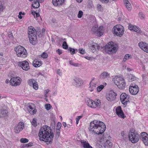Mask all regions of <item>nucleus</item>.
<instances>
[{
	"instance_id": "46",
	"label": "nucleus",
	"mask_w": 148,
	"mask_h": 148,
	"mask_svg": "<svg viewBox=\"0 0 148 148\" xmlns=\"http://www.w3.org/2000/svg\"><path fill=\"white\" fill-rule=\"evenodd\" d=\"M139 17L141 19H143L145 18V15L143 14L142 12H140L138 14Z\"/></svg>"
},
{
	"instance_id": "31",
	"label": "nucleus",
	"mask_w": 148,
	"mask_h": 148,
	"mask_svg": "<svg viewBox=\"0 0 148 148\" xmlns=\"http://www.w3.org/2000/svg\"><path fill=\"white\" fill-rule=\"evenodd\" d=\"M129 96H128L127 95L126 97H125V99L124 100V102H123V103H122V104H123L124 106H125L127 105V102L129 101Z\"/></svg>"
},
{
	"instance_id": "14",
	"label": "nucleus",
	"mask_w": 148,
	"mask_h": 148,
	"mask_svg": "<svg viewBox=\"0 0 148 148\" xmlns=\"http://www.w3.org/2000/svg\"><path fill=\"white\" fill-rule=\"evenodd\" d=\"M24 127V124L22 122H20L15 127L14 132L16 133H18L20 132L22 130Z\"/></svg>"
},
{
	"instance_id": "2",
	"label": "nucleus",
	"mask_w": 148,
	"mask_h": 148,
	"mask_svg": "<svg viewBox=\"0 0 148 148\" xmlns=\"http://www.w3.org/2000/svg\"><path fill=\"white\" fill-rule=\"evenodd\" d=\"M106 129V126L102 122L94 120L90 123L89 130L97 134H102Z\"/></svg>"
},
{
	"instance_id": "49",
	"label": "nucleus",
	"mask_w": 148,
	"mask_h": 148,
	"mask_svg": "<svg viewBox=\"0 0 148 148\" xmlns=\"http://www.w3.org/2000/svg\"><path fill=\"white\" fill-rule=\"evenodd\" d=\"M79 52L82 54H83L85 53V51L83 49H79Z\"/></svg>"
},
{
	"instance_id": "13",
	"label": "nucleus",
	"mask_w": 148,
	"mask_h": 148,
	"mask_svg": "<svg viewBox=\"0 0 148 148\" xmlns=\"http://www.w3.org/2000/svg\"><path fill=\"white\" fill-rule=\"evenodd\" d=\"M73 83L74 86H79L83 84V82L81 79L78 77H75L73 80Z\"/></svg>"
},
{
	"instance_id": "61",
	"label": "nucleus",
	"mask_w": 148,
	"mask_h": 148,
	"mask_svg": "<svg viewBox=\"0 0 148 148\" xmlns=\"http://www.w3.org/2000/svg\"><path fill=\"white\" fill-rule=\"evenodd\" d=\"M60 69H58L57 71V73L60 75H62V73L60 72Z\"/></svg>"
},
{
	"instance_id": "3",
	"label": "nucleus",
	"mask_w": 148,
	"mask_h": 148,
	"mask_svg": "<svg viewBox=\"0 0 148 148\" xmlns=\"http://www.w3.org/2000/svg\"><path fill=\"white\" fill-rule=\"evenodd\" d=\"M29 38L31 43L34 45L37 43V33L38 31L36 30L35 28L32 26L29 27L28 28Z\"/></svg>"
},
{
	"instance_id": "37",
	"label": "nucleus",
	"mask_w": 148,
	"mask_h": 148,
	"mask_svg": "<svg viewBox=\"0 0 148 148\" xmlns=\"http://www.w3.org/2000/svg\"><path fill=\"white\" fill-rule=\"evenodd\" d=\"M60 130H56L55 134V138H58L60 135Z\"/></svg>"
},
{
	"instance_id": "44",
	"label": "nucleus",
	"mask_w": 148,
	"mask_h": 148,
	"mask_svg": "<svg viewBox=\"0 0 148 148\" xmlns=\"http://www.w3.org/2000/svg\"><path fill=\"white\" fill-rule=\"evenodd\" d=\"M32 86L33 87V88L35 90L37 89L38 88V85L37 84V82L36 81V82H35Z\"/></svg>"
},
{
	"instance_id": "30",
	"label": "nucleus",
	"mask_w": 148,
	"mask_h": 148,
	"mask_svg": "<svg viewBox=\"0 0 148 148\" xmlns=\"http://www.w3.org/2000/svg\"><path fill=\"white\" fill-rule=\"evenodd\" d=\"M68 50L71 53V54L73 55L77 53L78 51L77 49L72 48L70 47H69Z\"/></svg>"
},
{
	"instance_id": "62",
	"label": "nucleus",
	"mask_w": 148,
	"mask_h": 148,
	"mask_svg": "<svg viewBox=\"0 0 148 148\" xmlns=\"http://www.w3.org/2000/svg\"><path fill=\"white\" fill-rule=\"evenodd\" d=\"M35 15V17L37 18V17H38L39 16V14L38 13H37L36 12V14Z\"/></svg>"
},
{
	"instance_id": "56",
	"label": "nucleus",
	"mask_w": 148,
	"mask_h": 148,
	"mask_svg": "<svg viewBox=\"0 0 148 148\" xmlns=\"http://www.w3.org/2000/svg\"><path fill=\"white\" fill-rule=\"evenodd\" d=\"M100 1L105 3H107L108 2L109 0H99Z\"/></svg>"
},
{
	"instance_id": "18",
	"label": "nucleus",
	"mask_w": 148,
	"mask_h": 148,
	"mask_svg": "<svg viewBox=\"0 0 148 148\" xmlns=\"http://www.w3.org/2000/svg\"><path fill=\"white\" fill-rule=\"evenodd\" d=\"M116 114L119 117L122 118H124V114L123 112L121 110V106L118 107L116 109Z\"/></svg>"
},
{
	"instance_id": "25",
	"label": "nucleus",
	"mask_w": 148,
	"mask_h": 148,
	"mask_svg": "<svg viewBox=\"0 0 148 148\" xmlns=\"http://www.w3.org/2000/svg\"><path fill=\"white\" fill-rule=\"evenodd\" d=\"M40 6V4L37 0H34L32 4V6L34 8H38Z\"/></svg>"
},
{
	"instance_id": "32",
	"label": "nucleus",
	"mask_w": 148,
	"mask_h": 148,
	"mask_svg": "<svg viewBox=\"0 0 148 148\" xmlns=\"http://www.w3.org/2000/svg\"><path fill=\"white\" fill-rule=\"evenodd\" d=\"M124 4L126 8L129 10V5L128 4L129 3L128 0H123Z\"/></svg>"
},
{
	"instance_id": "48",
	"label": "nucleus",
	"mask_w": 148,
	"mask_h": 148,
	"mask_svg": "<svg viewBox=\"0 0 148 148\" xmlns=\"http://www.w3.org/2000/svg\"><path fill=\"white\" fill-rule=\"evenodd\" d=\"M130 57V55L129 54H127L125 55V56L124 58L123 59V61L124 62H125L127 59H128Z\"/></svg>"
},
{
	"instance_id": "59",
	"label": "nucleus",
	"mask_w": 148,
	"mask_h": 148,
	"mask_svg": "<svg viewBox=\"0 0 148 148\" xmlns=\"http://www.w3.org/2000/svg\"><path fill=\"white\" fill-rule=\"evenodd\" d=\"M82 117V116H78L76 118V119H77L78 120H79V119Z\"/></svg>"
},
{
	"instance_id": "17",
	"label": "nucleus",
	"mask_w": 148,
	"mask_h": 148,
	"mask_svg": "<svg viewBox=\"0 0 148 148\" xmlns=\"http://www.w3.org/2000/svg\"><path fill=\"white\" fill-rule=\"evenodd\" d=\"M117 94L114 92L111 91L108 95L106 96V99L108 101L114 100L116 98Z\"/></svg>"
},
{
	"instance_id": "23",
	"label": "nucleus",
	"mask_w": 148,
	"mask_h": 148,
	"mask_svg": "<svg viewBox=\"0 0 148 148\" xmlns=\"http://www.w3.org/2000/svg\"><path fill=\"white\" fill-rule=\"evenodd\" d=\"M64 0H52V3L56 6L62 5L63 3Z\"/></svg>"
},
{
	"instance_id": "29",
	"label": "nucleus",
	"mask_w": 148,
	"mask_h": 148,
	"mask_svg": "<svg viewBox=\"0 0 148 148\" xmlns=\"http://www.w3.org/2000/svg\"><path fill=\"white\" fill-rule=\"evenodd\" d=\"M28 109L29 113L31 114H34L36 113V110H33V108L31 106H29L28 107Z\"/></svg>"
},
{
	"instance_id": "28",
	"label": "nucleus",
	"mask_w": 148,
	"mask_h": 148,
	"mask_svg": "<svg viewBox=\"0 0 148 148\" xmlns=\"http://www.w3.org/2000/svg\"><path fill=\"white\" fill-rule=\"evenodd\" d=\"M41 64V62H39L37 60H34L33 63V65L34 66L36 67L40 66Z\"/></svg>"
},
{
	"instance_id": "43",
	"label": "nucleus",
	"mask_w": 148,
	"mask_h": 148,
	"mask_svg": "<svg viewBox=\"0 0 148 148\" xmlns=\"http://www.w3.org/2000/svg\"><path fill=\"white\" fill-rule=\"evenodd\" d=\"M136 77L133 75L130 74V80L131 81H133L136 80Z\"/></svg>"
},
{
	"instance_id": "40",
	"label": "nucleus",
	"mask_w": 148,
	"mask_h": 148,
	"mask_svg": "<svg viewBox=\"0 0 148 148\" xmlns=\"http://www.w3.org/2000/svg\"><path fill=\"white\" fill-rule=\"evenodd\" d=\"M104 87V86L103 85H101L98 86L97 88V90L98 92H100Z\"/></svg>"
},
{
	"instance_id": "38",
	"label": "nucleus",
	"mask_w": 148,
	"mask_h": 148,
	"mask_svg": "<svg viewBox=\"0 0 148 148\" xmlns=\"http://www.w3.org/2000/svg\"><path fill=\"white\" fill-rule=\"evenodd\" d=\"M45 107L47 110H49L51 109L52 106L50 104H47L45 105Z\"/></svg>"
},
{
	"instance_id": "8",
	"label": "nucleus",
	"mask_w": 148,
	"mask_h": 148,
	"mask_svg": "<svg viewBox=\"0 0 148 148\" xmlns=\"http://www.w3.org/2000/svg\"><path fill=\"white\" fill-rule=\"evenodd\" d=\"M86 100V104L89 107L94 108H100L101 104L100 100L98 99L96 101L90 99H88Z\"/></svg>"
},
{
	"instance_id": "11",
	"label": "nucleus",
	"mask_w": 148,
	"mask_h": 148,
	"mask_svg": "<svg viewBox=\"0 0 148 148\" xmlns=\"http://www.w3.org/2000/svg\"><path fill=\"white\" fill-rule=\"evenodd\" d=\"M18 65L25 71H27L30 69L29 63L26 60L18 62Z\"/></svg>"
},
{
	"instance_id": "15",
	"label": "nucleus",
	"mask_w": 148,
	"mask_h": 148,
	"mask_svg": "<svg viewBox=\"0 0 148 148\" xmlns=\"http://www.w3.org/2000/svg\"><path fill=\"white\" fill-rule=\"evenodd\" d=\"M142 140L146 145L148 146V135L145 132L141 133Z\"/></svg>"
},
{
	"instance_id": "53",
	"label": "nucleus",
	"mask_w": 148,
	"mask_h": 148,
	"mask_svg": "<svg viewBox=\"0 0 148 148\" xmlns=\"http://www.w3.org/2000/svg\"><path fill=\"white\" fill-rule=\"evenodd\" d=\"M101 5L98 4L97 5V8L99 11H101Z\"/></svg>"
},
{
	"instance_id": "58",
	"label": "nucleus",
	"mask_w": 148,
	"mask_h": 148,
	"mask_svg": "<svg viewBox=\"0 0 148 148\" xmlns=\"http://www.w3.org/2000/svg\"><path fill=\"white\" fill-rule=\"evenodd\" d=\"M3 9V6L2 4L0 3V12L1 11H2Z\"/></svg>"
},
{
	"instance_id": "47",
	"label": "nucleus",
	"mask_w": 148,
	"mask_h": 148,
	"mask_svg": "<svg viewBox=\"0 0 148 148\" xmlns=\"http://www.w3.org/2000/svg\"><path fill=\"white\" fill-rule=\"evenodd\" d=\"M41 57L43 58H47L48 57L47 54L46 53L44 52L41 55Z\"/></svg>"
},
{
	"instance_id": "33",
	"label": "nucleus",
	"mask_w": 148,
	"mask_h": 148,
	"mask_svg": "<svg viewBox=\"0 0 148 148\" xmlns=\"http://www.w3.org/2000/svg\"><path fill=\"white\" fill-rule=\"evenodd\" d=\"M126 96L127 95L125 93H123L121 95L120 99L122 103L123 102H124V100L125 99V97H126Z\"/></svg>"
},
{
	"instance_id": "64",
	"label": "nucleus",
	"mask_w": 148,
	"mask_h": 148,
	"mask_svg": "<svg viewBox=\"0 0 148 148\" xmlns=\"http://www.w3.org/2000/svg\"><path fill=\"white\" fill-rule=\"evenodd\" d=\"M63 125L64 126V127H66V123L65 122H63L62 123Z\"/></svg>"
},
{
	"instance_id": "16",
	"label": "nucleus",
	"mask_w": 148,
	"mask_h": 148,
	"mask_svg": "<svg viewBox=\"0 0 148 148\" xmlns=\"http://www.w3.org/2000/svg\"><path fill=\"white\" fill-rule=\"evenodd\" d=\"M139 46L144 51L148 53V44L143 42H140L138 44Z\"/></svg>"
},
{
	"instance_id": "24",
	"label": "nucleus",
	"mask_w": 148,
	"mask_h": 148,
	"mask_svg": "<svg viewBox=\"0 0 148 148\" xmlns=\"http://www.w3.org/2000/svg\"><path fill=\"white\" fill-rule=\"evenodd\" d=\"M8 113V112L6 110H0V118L7 116Z\"/></svg>"
},
{
	"instance_id": "50",
	"label": "nucleus",
	"mask_w": 148,
	"mask_h": 148,
	"mask_svg": "<svg viewBox=\"0 0 148 148\" xmlns=\"http://www.w3.org/2000/svg\"><path fill=\"white\" fill-rule=\"evenodd\" d=\"M32 125L34 126H36L37 125V124L36 123V121L35 119H33L32 122Z\"/></svg>"
},
{
	"instance_id": "4",
	"label": "nucleus",
	"mask_w": 148,
	"mask_h": 148,
	"mask_svg": "<svg viewBox=\"0 0 148 148\" xmlns=\"http://www.w3.org/2000/svg\"><path fill=\"white\" fill-rule=\"evenodd\" d=\"M112 80L120 89H123L124 88L125 83L122 77L116 76L112 78Z\"/></svg>"
},
{
	"instance_id": "51",
	"label": "nucleus",
	"mask_w": 148,
	"mask_h": 148,
	"mask_svg": "<svg viewBox=\"0 0 148 148\" xmlns=\"http://www.w3.org/2000/svg\"><path fill=\"white\" fill-rule=\"evenodd\" d=\"M24 15V13H22L21 12H19V15H18V18L20 19H21L22 18V16H21V15Z\"/></svg>"
},
{
	"instance_id": "5",
	"label": "nucleus",
	"mask_w": 148,
	"mask_h": 148,
	"mask_svg": "<svg viewBox=\"0 0 148 148\" xmlns=\"http://www.w3.org/2000/svg\"><path fill=\"white\" fill-rule=\"evenodd\" d=\"M117 45H114L112 42H109L105 46L102 48L104 49L106 51H107L109 54H112L117 51Z\"/></svg>"
},
{
	"instance_id": "63",
	"label": "nucleus",
	"mask_w": 148,
	"mask_h": 148,
	"mask_svg": "<svg viewBox=\"0 0 148 148\" xmlns=\"http://www.w3.org/2000/svg\"><path fill=\"white\" fill-rule=\"evenodd\" d=\"M45 29L43 28L42 29V34H43L45 32Z\"/></svg>"
},
{
	"instance_id": "35",
	"label": "nucleus",
	"mask_w": 148,
	"mask_h": 148,
	"mask_svg": "<svg viewBox=\"0 0 148 148\" xmlns=\"http://www.w3.org/2000/svg\"><path fill=\"white\" fill-rule=\"evenodd\" d=\"M36 82V81L34 79H31L28 82V84L31 86L32 85Z\"/></svg>"
},
{
	"instance_id": "12",
	"label": "nucleus",
	"mask_w": 148,
	"mask_h": 148,
	"mask_svg": "<svg viewBox=\"0 0 148 148\" xmlns=\"http://www.w3.org/2000/svg\"><path fill=\"white\" fill-rule=\"evenodd\" d=\"M20 78L18 77H13L10 80V84L13 86H16L21 83Z\"/></svg>"
},
{
	"instance_id": "57",
	"label": "nucleus",
	"mask_w": 148,
	"mask_h": 148,
	"mask_svg": "<svg viewBox=\"0 0 148 148\" xmlns=\"http://www.w3.org/2000/svg\"><path fill=\"white\" fill-rule=\"evenodd\" d=\"M135 85H136L135 84H131L130 85V89H131V88H133V87H135Z\"/></svg>"
},
{
	"instance_id": "9",
	"label": "nucleus",
	"mask_w": 148,
	"mask_h": 148,
	"mask_svg": "<svg viewBox=\"0 0 148 148\" xmlns=\"http://www.w3.org/2000/svg\"><path fill=\"white\" fill-rule=\"evenodd\" d=\"M114 34L117 36L121 37L123 34L124 27L121 25H117L114 27Z\"/></svg>"
},
{
	"instance_id": "41",
	"label": "nucleus",
	"mask_w": 148,
	"mask_h": 148,
	"mask_svg": "<svg viewBox=\"0 0 148 148\" xmlns=\"http://www.w3.org/2000/svg\"><path fill=\"white\" fill-rule=\"evenodd\" d=\"M69 64L73 66H79L78 65L79 64L77 63H74L72 61V60H70L69 61Z\"/></svg>"
},
{
	"instance_id": "22",
	"label": "nucleus",
	"mask_w": 148,
	"mask_h": 148,
	"mask_svg": "<svg viewBox=\"0 0 148 148\" xmlns=\"http://www.w3.org/2000/svg\"><path fill=\"white\" fill-rule=\"evenodd\" d=\"M80 142L84 148H93L87 141L81 140H80Z\"/></svg>"
},
{
	"instance_id": "45",
	"label": "nucleus",
	"mask_w": 148,
	"mask_h": 148,
	"mask_svg": "<svg viewBox=\"0 0 148 148\" xmlns=\"http://www.w3.org/2000/svg\"><path fill=\"white\" fill-rule=\"evenodd\" d=\"M83 14V12L81 10H80L79 11L77 16L78 18H80L82 16Z\"/></svg>"
},
{
	"instance_id": "7",
	"label": "nucleus",
	"mask_w": 148,
	"mask_h": 148,
	"mask_svg": "<svg viewBox=\"0 0 148 148\" xmlns=\"http://www.w3.org/2000/svg\"><path fill=\"white\" fill-rule=\"evenodd\" d=\"M139 140V135L133 128L130 129V141L133 143L138 142Z\"/></svg>"
},
{
	"instance_id": "39",
	"label": "nucleus",
	"mask_w": 148,
	"mask_h": 148,
	"mask_svg": "<svg viewBox=\"0 0 148 148\" xmlns=\"http://www.w3.org/2000/svg\"><path fill=\"white\" fill-rule=\"evenodd\" d=\"M28 140L26 138H21L20 139V141L21 143H26L28 142Z\"/></svg>"
},
{
	"instance_id": "55",
	"label": "nucleus",
	"mask_w": 148,
	"mask_h": 148,
	"mask_svg": "<svg viewBox=\"0 0 148 148\" xmlns=\"http://www.w3.org/2000/svg\"><path fill=\"white\" fill-rule=\"evenodd\" d=\"M32 145H33V143H29L26 144V147H30V146H32Z\"/></svg>"
},
{
	"instance_id": "6",
	"label": "nucleus",
	"mask_w": 148,
	"mask_h": 148,
	"mask_svg": "<svg viewBox=\"0 0 148 148\" xmlns=\"http://www.w3.org/2000/svg\"><path fill=\"white\" fill-rule=\"evenodd\" d=\"M15 51L18 57L25 58L27 56V53L26 49L21 45L15 47Z\"/></svg>"
},
{
	"instance_id": "52",
	"label": "nucleus",
	"mask_w": 148,
	"mask_h": 148,
	"mask_svg": "<svg viewBox=\"0 0 148 148\" xmlns=\"http://www.w3.org/2000/svg\"><path fill=\"white\" fill-rule=\"evenodd\" d=\"M49 91V90L48 89H47L44 91V95L45 97H47V93Z\"/></svg>"
},
{
	"instance_id": "60",
	"label": "nucleus",
	"mask_w": 148,
	"mask_h": 148,
	"mask_svg": "<svg viewBox=\"0 0 148 148\" xmlns=\"http://www.w3.org/2000/svg\"><path fill=\"white\" fill-rule=\"evenodd\" d=\"M36 12L35 11H33L32 12V14L34 16V17H35V14L36 13Z\"/></svg>"
},
{
	"instance_id": "10",
	"label": "nucleus",
	"mask_w": 148,
	"mask_h": 148,
	"mask_svg": "<svg viewBox=\"0 0 148 148\" xmlns=\"http://www.w3.org/2000/svg\"><path fill=\"white\" fill-rule=\"evenodd\" d=\"M98 26L97 25H95L93 27L92 31L94 33L97 34L98 36L100 37L103 34V27L102 26H100L98 28Z\"/></svg>"
},
{
	"instance_id": "26",
	"label": "nucleus",
	"mask_w": 148,
	"mask_h": 148,
	"mask_svg": "<svg viewBox=\"0 0 148 148\" xmlns=\"http://www.w3.org/2000/svg\"><path fill=\"white\" fill-rule=\"evenodd\" d=\"M108 76H109V74L108 72L104 71L100 76V78L101 79H104Z\"/></svg>"
},
{
	"instance_id": "34",
	"label": "nucleus",
	"mask_w": 148,
	"mask_h": 148,
	"mask_svg": "<svg viewBox=\"0 0 148 148\" xmlns=\"http://www.w3.org/2000/svg\"><path fill=\"white\" fill-rule=\"evenodd\" d=\"M121 135L122 136V139H123L124 140H125L127 139V135L126 134V133L124 131L121 132Z\"/></svg>"
},
{
	"instance_id": "54",
	"label": "nucleus",
	"mask_w": 148,
	"mask_h": 148,
	"mask_svg": "<svg viewBox=\"0 0 148 148\" xmlns=\"http://www.w3.org/2000/svg\"><path fill=\"white\" fill-rule=\"evenodd\" d=\"M56 51L59 55H60L62 53V51L60 49H58Z\"/></svg>"
},
{
	"instance_id": "42",
	"label": "nucleus",
	"mask_w": 148,
	"mask_h": 148,
	"mask_svg": "<svg viewBox=\"0 0 148 148\" xmlns=\"http://www.w3.org/2000/svg\"><path fill=\"white\" fill-rule=\"evenodd\" d=\"M62 126V124L61 123L58 122L57 125L56 126V130H60Z\"/></svg>"
},
{
	"instance_id": "1",
	"label": "nucleus",
	"mask_w": 148,
	"mask_h": 148,
	"mask_svg": "<svg viewBox=\"0 0 148 148\" xmlns=\"http://www.w3.org/2000/svg\"><path fill=\"white\" fill-rule=\"evenodd\" d=\"M51 131V128L47 126L42 127L40 130L38 135L40 140L46 142L47 145L52 143L54 134Z\"/></svg>"
},
{
	"instance_id": "36",
	"label": "nucleus",
	"mask_w": 148,
	"mask_h": 148,
	"mask_svg": "<svg viewBox=\"0 0 148 148\" xmlns=\"http://www.w3.org/2000/svg\"><path fill=\"white\" fill-rule=\"evenodd\" d=\"M63 48L65 49H67L68 48V45L66 41H64L62 45Z\"/></svg>"
},
{
	"instance_id": "19",
	"label": "nucleus",
	"mask_w": 148,
	"mask_h": 148,
	"mask_svg": "<svg viewBox=\"0 0 148 148\" xmlns=\"http://www.w3.org/2000/svg\"><path fill=\"white\" fill-rule=\"evenodd\" d=\"M130 30L136 32L140 33H141V30L140 28L135 25H132L130 24Z\"/></svg>"
},
{
	"instance_id": "20",
	"label": "nucleus",
	"mask_w": 148,
	"mask_h": 148,
	"mask_svg": "<svg viewBox=\"0 0 148 148\" xmlns=\"http://www.w3.org/2000/svg\"><path fill=\"white\" fill-rule=\"evenodd\" d=\"M99 47V46L98 45L95 43H93L90 46V48L93 53H94L96 51L97 49L98 50Z\"/></svg>"
},
{
	"instance_id": "27",
	"label": "nucleus",
	"mask_w": 148,
	"mask_h": 148,
	"mask_svg": "<svg viewBox=\"0 0 148 148\" xmlns=\"http://www.w3.org/2000/svg\"><path fill=\"white\" fill-rule=\"evenodd\" d=\"M90 86L89 87V90L91 91H92L96 87V84L92 83L91 84V81L89 83Z\"/></svg>"
},
{
	"instance_id": "21",
	"label": "nucleus",
	"mask_w": 148,
	"mask_h": 148,
	"mask_svg": "<svg viewBox=\"0 0 148 148\" xmlns=\"http://www.w3.org/2000/svg\"><path fill=\"white\" fill-rule=\"evenodd\" d=\"M139 91V88L137 85H135V87L130 89V93L133 95L137 94Z\"/></svg>"
}]
</instances>
